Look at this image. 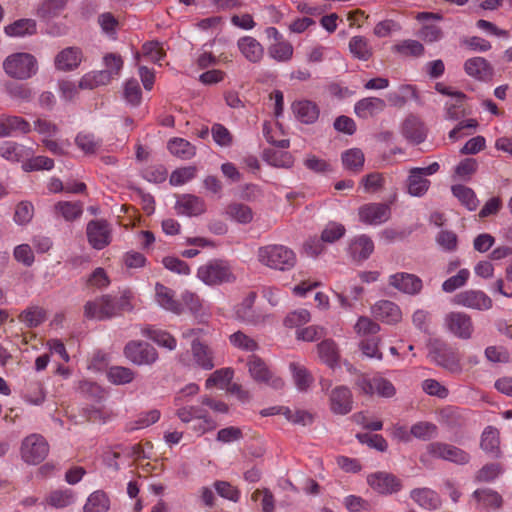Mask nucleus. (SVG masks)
Wrapping results in <instances>:
<instances>
[{
  "label": "nucleus",
  "mask_w": 512,
  "mask_h": 512,
  "mask_svg": "<svg viewBox=\"0 0 512 512\" xmlns=\"http://www.w3.org/2000/svg\"><path fill=\"white\" fill-rule=\"evenodd\" d=\"M292 109L296 117L305 124L315 122L319 116V109L317 105L308 100L293 103Z\"/></svg>",
  "instance_id": "obj_34"
},
{
  "label": "nucleus",
  "mask_w": 512,
  "mask_h": 512,
  "mask_svg": "<svg viewBox=\"0 0 512 512\" xmlns=\"http://www.w3.org/2000/svg\"><path fill=\"white\" fill-rule=\"evenodd\" d=\"M86 235L92 248L102 250L112 240V229L106 220H91L87 223Z\"/></svg>",
  "instance_id": "obj_12"
},
{
  "label": "nucleus",
  "mask_w": 512,
  "mask_h": 512,
  "mask_svg": "<svg viewBox=\"0 0 512 512\" xmlns=\"http://www.w3.org/2000/svg\"><path fill=\"white\" fill-rule=\"evenodd\" d=\"M473 497L481 504L492 509H499L502 505V497L491 489H478L474 491Z\"/></svg>",
  "instance_id": "obj_52"
},
{
  "label": "nucleus",
  "mask_w": 512,
  "mask_h": 512,
  "mask_svg": "<svg viewBox=\"0 0 512 512\" xmlns=\"http://www.w3.org/2000/svg\"><path fill=\"white\" fill-rule=\"evenodd\" d=\"M4 90L12 99L18 101H30L33 96L32 90L22 83L8 81L4 85Z\"/></svg>",
  "instance_id": "obj_53"
},
{
  "label": "nucleus",
  "mask_w": 512,
  "mask_h": 512,
  "mask_svg": "<svg viewBox=\"0 0 512 512\" xmlns=\"http://www.w3.org/2000/svg\"><path fill=\"white\" fill-rule=\"evenodd\" d=\"M440 169L438 162H433L427 167H413L409 170L406 180V188L409 195L413 197L424 196L430 188L431 182L426 176L437 173Z\"/></svg>",
  "instance_id": "obj_5"
},
{
  "label": "nucleus",
  "mask_w": 512,
  "mask_h": 512,
  "mask_svg": "<svg viewBox=\"0 0 512 512\" xmlns=\"http://www.w3.org/2000/svg\"><path fill=\"white\" fill-rule=\"evenodd\" d=\"M380 341L381 339L378 336L366 337L361 340L359 346L365 356L381 360L383 354L379 350Z\"/></svg>",
  "instance_id": "obj_63"
},
{
  "label": "nucleus",
  "mask_w": 512,
  "mask_h": 512,
  "mask_svg": "<svg viewBox=\"0 0 512 512\" xmlns=\"http://www.w3.org/2000/svg\"><path fill=\"white\" fill-rule=\"evenodd\" d=\"M49 445L40 434H31L24 438L21 445V457L28 464H39L48 455Z\"/></svg>",
  "instance_id": "obj_7"
},
{
  "label": "nucleus",
  "mask_w": 512,
  "mask_h": 512,
  "mask_svg": "<svg viewBox=\"0 0 512 512\" xmlns=\"http://www.w3.org/2000/svg\"><path fill=\"white\" fill-rule=\"evenodd\" d=\"M395 51L404 56L419 57L424 54V46L417 40H404L395 45Z\"/></svg>",
  "instance_id": "obj_64"
},
{
  "label": "nucleus",
  "mask_w": 512,
  "mask_h": 512,
  "mask_svg": "<svg viewBox=\"0 0 512 512\" xmlns=\"http://www.w3.org/2000/svg\"><path fill=\"white\" fill-rule=\"evenodd\" d=\"M264 160L275 167L289 168L293 164V157L289 152L266 149L263 153Z\"/></svg>",
  "instance_id": "obj_44"
},
{
  "label": "nucleus",
  "mask_w": 512,
  "mask_h": 512,
  "mask_svg": "<svg viewBox=\"0 0 512 512\" xmlns=\"http://www.w3.org/2000/svg\"><path fill=\"white\" fill-rule=\"evenodd\" d=\"M108 380L115 385L131 383L135 378V372L123 366H112L107 371Z\"/></svg>",
  "instance_id": "obj_48"
},
{
  "label": "nucleus",
  "mask_w": 512,
  "mask_h": 512,
  "mask_svg": "<svg viewBox=\"0 0 512 512\" xmlns=\"http://www.w3.org/2000/svg\"><path fill=\"white\" fill-rule=\"evenodd\" d=\"M470 276L468 269H461L454 276L445 280L442 284V290L446 293H452L455 290L465 286Z\"/></svg>",
  "instance_id": "obj_61"
},
{
  "label": "nucleus",
  "mask_w": 512,
  "mask_h": 512,
  "mask_svg": "<svg viewBox=\"0 0 512 512\" xmlns=\"http://www.w3.org/2000/svg\"><path fill=\"white\" fill-rule=\"evenodd\" d=\"M0 156L9 161L18 162L25 156V148L16 142L5 141L0 144Z\"/></svg>",
  "instance_id": "obj_54"
},
{
  "label": "nucleus",
  "mask_w": 512,
  "mask_h": 512,
  "mask_svg": "<svg viewBox=\"0 0 512 512\" xmlns=\"http://www.w3.org/2000/svg\"><path fill=\"white\" fill-rule=\"evenodd\" d=\"M452 303L479 311L489 310L493 305L492 299L485 292L475 289H468L455 294Z\"/></svg>",
  "instance_id": "obj_10"
},
{
  "label": "nucleus",
  "mask_w": 512,
  "mask_h": 512,
  "mask_svg": "<svg viewBox=\"0 0 512 512\" xmlns=\"http://www.w3.org/2000/svg\"><path fill=\"white\" fill-rule=\"evenodd\" d=\"M411 433L414 438L428 441L437 436L438 427L432 422L420 421L411 426Z\"/></svg>",
  "instance_id": "obj_51"
},
{
  "label": "nucleus",
  "mask_w": 512,
  "mask_h": 512,
  "mask_svg": "<svg viewBox=\"0 0 512 512\" xmlns=\"http://www.w3.org/2000/svg\"><path fill=\"white\" fill-rule=\"evenodd\" d=\"M452 193L470 211L478 207L479 201L471 188L461 184L454 185L452 186Z\"/></svg>",
  "instance_id": "obj_45"
},
{
  "label": "nucleus",
  "mask_w": 512,
  "mask_h": 512,
  "mask_svg": "<svg viewBox=\"0 0 512 512\" xmlns=\"http://www.w3.org/2000/svg\"><path fill=\"white\" fill-rule=\"evenodd\" d=\"M355 387L360 393L369 396L377 393L381 397L390 398L396 393L394 385L383 377L369 378L366 375H359L355 380Z\"/></svg>",
  "instance_id": "obj_8"
},
{
  "label": "nucleus",
  "mask_w": 512,
  "mask_h": 512,
  "mask_svg": "<svg viewBox=\"0 0 512 512\" xmlns=\"http://www.w3.org/2000/svg\"><path fill=\"white\" fill-rule=\"evenodd\" d=\"M69 0H43L37 7L36 15L44 20L49 21L58 17L67 6Z\"/></svg>",
  "instance_id": "obj_35"
},
{
  "label": "nucleus",
  "mask_w": 512,
  "mask_h": 512,
  "mask_svg": "<svg viewBox=\"0 0 512 512\" xmlns=\"http://www.w3.org/2000/svg\"><path fill=\"white\" fill-rule=\"evenodd\" d=\"M404 137L414 144H420L426 139L427 131L424 124L416 117H408L402 127Z\"/></svg>",
  "instance_id": "obj_29"
},
{
  "label": "nucleus",
  "mask_w": 512,
  "mask_h": 512,
  "mask_svg": "<svg viewBox=\"0 0 512 512\" xmlns=\"http://www.w3.org/2000/svg\"><path fill=\"white\" fill-rule=\"evenodd\" d=\"M359 219L368 225H379L390 218V208L384 203H369L359 208Z\"/></svg>",
  "instance_id": "obj_18"
},
{
  "label": "nucleus",
  "mask_w": 512,
  "mask_h": 512,
  "mask_svg": "<svg viewBox=\"0 0 512 512\" xmlns=\"http://www.w3.org/2000/svg\"><path fill=\"white\" fill-rule=\"evenodd\" d=\"M428 454L437 459H442L446 461H450L456 464H466L470 460V455L451 444L443 443V442H432L427 445Z\"/></svg>",
  "instance_id": "obj_11"
},
{
  "label": "nucleus",
  "mask_w": 512,
  "mask_h": 512,
  "mask_svg": "<svg viewBox=\"0 0 512 512\" xmlns=\"http://www.w3.org/2000/svg\"><path fill=\"white\" fill-rule=\"evenodd\" d=\"M367 482L369 486L380 494H392L401 489V481L393 474L388 472H376L368 475Z\"/></svg>",
  "instance_id": "obj_17"
},
{
  "label": "nucleus",
  "mask_w": 512,
  "mask_h": 512,
  "mask_svg": "<svg viewBox=\"0 0 512 512\" xmlns=\"http://www.w3.org/2000/svg\"><path fill=\"white\" fill-rule=\"evenodd\" d=\"M7 35L12 37H22L36 33V22L33 19H19L5 27Z\"/></svg>",
  "instance_id": "obj_40"
},
{
  "label": "nucleus",
  "mask_w": 512,
  "mask_h": 512,
  "mask_svg": "<svg viewBox=\"0 0 512 512\" xmlns=\"http://www.w3.org/2000/svg\"><path fill=\"white\" fill-rule=\"evenodd\" d=\"M268 53L277 61H288L292 58L293 46L288 41H278L269 46Z\"/></svg>",
  "instance_id": "obj_55"
},
{
  "label": "nucleus",
  "mask_w": 512,
  "mask_h": 512,
  "mask_svg": "<svg viewBox=\"0 0 512 512\" xmlns=\"http://www.w3.org/2000/svg\"><path fill=\"white\" fill-rule=\"evenodd\" d=\"M389 284L395 289L409 295H416L422 290V280L410 273L400 272L389 277Z\"/></svg>",
  "instance_id": "obj_21"
},
{
  "label": "nucleus",
  "mask_w": 512,
  "mask_h": 512,
  "mask_svg": "<svg viewBox=\"0 0 512 512\" xmlns=\"http://www.w3.org/2000/svg\"><path fill=\"white\" fill-rule=\"evenodd\" d=\"M5 73L17 80H28L36 75L38 62L34 55L26 52H18L9 55L3 61Z\"/></svg>",
  "instance_id": "obj_3"
},
{
  "label": "nucleus",
  "mask_w": 512,
  "mask_h": 512,
  "mask_svg": "<svg viewBox=\"0 0 512 512\" xmlns=\"http://www.w3.org/2000/svg\"><path fill=\"white\" fill-rule=\"evenodd\" d=\"M55 217L72 222L81 217L83 204L80 201H59L53 207Z\"/></svg>",
  "instance_id": "obj_30"
},
{
  "label": "nucleus",
  "mask_w": 512,
  "mask_h": 512,
  "mask_svg": "<svg viewBox=\"0 0 512 512\" xmlns=\"http://www.w3.org/2000/svg\"><path fill=\"white\" fill-rule=\"evenodd\" d=\"M110 508L108 496L103 491L93 492L83 507V512H107Z\"/></svg>",
  "instance_id": "obj_42"
},
{
  "label": "nucleus",
  "mask_w": 512,
  "mask_h": 512,
  "mask_svg": "<svg viewBox=\"0 0 512 512\" xmlns=\"http://www.w3.org/2000/svg\"><path fill=\"white\" fill-rule=\"evenodd\" d=\"M169 151L180 158L190 159L195 155V147L183 138H174L168 143Z\"/></svg>",
  "instance_id": "obj_49"
},
{
  "label": "nucleus",
  "mask_w": 512,
  "mask_h": 512,
  "mask_svg": "<svg viewBox=\"0 0 512 512\" xmlns=\"http://www.w3.org/2000/svg\"><path fill=\"white\" fill-rule=\"evenodd\" d=\"M191 350L197 366L205 370H211L214 367L213 352L207 345L195 340L192 342Z\"/></svg>",
  "instance_id": "obj_36"
},
{
  "label": "nucleus",
  "mask_w": 512,
  "mask_h": 512,
  "mask_svg": "<svg viewBox=\"0 0 512 512\" xmlns=\"http://www.w3.org/2000/svg\"><path fill=\"white\" fill-rule=\"evenodd\" d=\"M418 21L423 22L422 28L418 32V36L427 43L437 42L442 39L444 33L442 29L431 23V21H441L443 16L439 13L420 12L416 15Z\"/></svg>",
  "instance_id": "obj_15"
},
{
  "label": "nucleus",
  "mask_w": 512,
  "mask_h": 512,
  "mask_svg": "<svg viewBox=\"0 0 512 512\" xmlns=\"http://www.w3.org/2000/svg\"><path fill=\"white\" fill-rule=\"evenodd\" d=\"M464 68L468 75L478 79H486L492 74L491 66L487 60L482 57L468 59L465 62Z\"/></svg>",
  "instance_id": "obj_37"
},
{
  "label": "nucleus",
  "mask_w": 512,
  "mask_h": 512,
  "mask_svg": "<svg viewBox=\"0 0 512 512\" xmlns=\"http://www.w3.org/2000/svg\"><path fill=\"white\" fill-rule=\"evenodd\" d=\"M256 293L250 292L238 305L235 307L236 318L248 324H255L259 321V315L254 310V302Z\"/></svg>",
  "instance_id": "obj_27"
},
{
  "label": "nucleus",
  "mask_w": 512,
  "mask_h": 512,
  "mask_svg": "<svg viewBox=\"0 0 512 512\" xmlns=\"http://www.w3.org/2000/svg\"><path fill=\"white\" fill-rule=\"evenodd\" d=\"M175 210L179 215L189 217L199 216L206 211L205 201L192 194H182L177 196Z\"/></svg>",
  "instance_id": "obj_20"
},
{
  "label": "nucleus",
  "mask_w": 512,
  "mask_h": 512,
  "mask_svg": "<svg viewBox=\"0 0 512 512\" xmlns=\"http://www.w3.org/2000/svg\"><path fill=\"white\" fill-rule=\"evenodd\" d=\"M247 365L250 376L254 381L265 384L275 390L283 389L285 385L283 379L275 375L260 357L251 355L248 358Z\"/></svg>",
  "instance_id": "obj_6"
},
{
  "label": "nucleus",
  "mask_w": 512,
  "mask_h": 512,
  "mask_svg": "<svg viewBox=\"0 0 512 512\" xmlns=\"http://www.w3.org/2000/svg\"><path fill=\"white\" fill-rule=\"evenodd\" d=\"M225 215L240 224H249L252 222L254 217L251 207L240 202H232L228 204L225 208Z\"/></svg>",
  "instance_id": "obj_33"
},
{
  "label": "nucleus",
  "mask_w": 512,
  "mask_h": 512,
  "mask_svg": "<svg viewBox=\"0 0 512 512\" xmlns=\"http://www.w3.org/2000/svg\"><path fill=\"white\" fill-rule=\"evenodd\" d=\"M349 50L354 57L360 60H368L372 56V49L363 36H354L349 41Z\"/></svg>",
  "instance_id": "obj_50"
},
{
  "label": "nucleus",
  "mask_w": 512,
  "mask_h": 512,
  "mask_svg": "<svg viewBox=\"0 0 512 512\" xmlns=\"http://www.w3.org/2000/svg\"><path fill=\"white\" fill-rule=\"evenodd\" d=\"M123 96L126 102L134 107L141 103L142 91L137 80L130 79L125 82Z\"/></svg>",
  "instance_id": "obj_60"
},
{
  "label": "nucleus",
  "mask_w": 512,
  "mask_h": 512,
  "mask_svg": "<svg viewBox=\"0 0 512 512\" xmlns=\"http://www.w3.org/2000/svg\"><path fill=\"white\" fill-rule=\"evenodd\" d=\"M175 414L183 423H190L194 419L202 420L203 424L196 428L200 433H205L215 427L207 411L199 406H182L176 410Z\"/></svg>",
  "instance_id": "obj_19"
},
{
  "label": "nucleus",
  "mask_w": 512,
  "mask_h": 512,
  "mask_svg": "<svg viewBox=\"0 0 512 512\" xmlns=\"http://www.w3.org/2000/svg\"><path fill=\"white\" fill-rule=\"evenodd\" d=\"M30 131L31 125L24 118L14 115L0 116V137H8L15 132L27 134Z\"/></svg>",
  "instance_id": "obj_25"
},
{
  "label": "nucleus",
  "mask_w": 512,
  "mask_h": 512,
  "mask_svg": "<svg viewBox=\"0 0 512 512\" xmlns=\"http://www.w3.org/2000/svg\"><path fill=\"white\" fill-rule=\"evenodd\" d=\"M238 48L250 62L257 63L263 57L262 45L253 37L245 36L238 40Z\"/></svg>",
  "instance_id": "obj_32"
},
{
  "label": "nucleus",
  "mask_w": 512,
  "mask_h": 512,
  "mask_svg": "<svg viewBox=\"0 0 512 512\" xmlns=\"http://www.w3.org/2000/svg\"><path fill=\"white\" fill-rule=\"evenodd\" d=\"M426 346L428 356L438 366H441L452 374H460L462 372L460 357L457 352L444 341L437 338H430Z\"/></svg>",
  "instance_id": "obj_2"
},
{
  "label": "nucleus",
  "mask_w": 512,
  "mask_h": 512,
  "mask_svg": "<svg viewBox=\"0 0 512 512\" xmlns=\"http://www.w3.org/2000/svg\"><path fill=\"white\" fill-rule=\"evenodd\" d=\"M372 313L377 319L388 324L397 323L402 318L400 308L389 300L378 301L372 307Z\"/></svg>",
  "instance_id": "obj_24"
},
{
  "label": "nucleus",
  "mask_w": 512,
  "mask_h": 512,
  "mask_svg": "<svg viewBox=\"0 0 512 512\" xmlns=\"http://www.w3.org/2000/svg\"><path fill=\"white\" fill-rule=\"evenodd\" d=\"M386 107L383 99L377 97H367L356 102L355 114L362 119H368L381 113Z\"/></svg>",
  "instance_id": "obj_26"
},
{
  "label": "nucleus",
  "mask_w": 512,
  "mask_h": 512,
  "mask_svg": "<svg viewBox=\"0 0 512 512\" xmlns=\"http://www.w3.org/2000/svg\"><path fill=\"white\" fill-rule=\"evenodd\" d=\"M329 407L332 413L346 415L353 409V395L346 386H336L329 394Z\"/></svg>",
  "instance_id": "obj_16"
},
{
  "label": "nucleus",
  "mask_w": 512,
  "mask_h": 512,
  "mask_svg": "<svg viewBox=\"0 0 512 512\" xmlns=\"http://www.w3.org/2000/svg\"><path fill=\"white\" fill-rule=\"evenodd\" d=\"M181 303L183 307L186 306L196 317L205 315L202 300L196 293L191 291L183 292L181 294Z\"/></svg>",
  "instance_id": "obj_57"
},
{
  "label": "nucleus",
  "mask_w": 512,
  "mask_h": 512,
  "mask_svg": "<svg viewBox=\"0 0 512 512\" xmlns=\"http://www.w3.org/2000/svg\"><path fill=\"white\" fill-rule=\"evenodd\" d=\"M412 499L425 509H436L440 499L436 492L428 488H418L411 492Z\"/></svg>",
  "instance_id": "obj_38"
},
{
  "label": "nucleus",
  "mask_w": 512,
  "mask_h": 512,
  "mask_svg": "<svg viewBox=\"0 0 512 512\" xmlns=\"http://www.w3.org/2000/svg\"><path fill=\"white\" fill-rule=\"evenodd\" d=\"M354 329L358 335L366 338L376 336L380 331V326L370 318L361 316L357 320Z\"/></svg>",
  "instance_id": "obj_62"
},
{
  "label": "nucleus",
  "mask_w": 512,
  "mask_h": 512,
  "mask_svg": "<svg viewBox=\"0 0 512 512\" xmlns=\"http://www.w3.org/2000/svg\"><path fill=\"white\" fill-rule=\"evenodd\" d=\"M75 144L85 154H94L101 146V142L93 134L79 133L75 138Z\"/></svg>",
  "instance_id": "obj_58"
},
{
  "label": "nucleus",
  "mask_w": 512,
  "mask_h": 512,
  "mask_svg": "<svg viewBox=\"0 0 512 512\" xmlns=\"http://www.w3.org/2000/svg\"><path fill=\"white\" fill-rule=\"evenodd\" d=\"M364 161V154L358 148L349 149L342 154L344 167L355 173H358L363 169Z\"/></svg>",
  "instance_id": "obj_47"
},
{
  "label": "nucleus",
  "mask_w": 512,
  "mask_h": 512,
  "mask_svg": "<svg viewBox=\"0 0 512 512\" xmlns=\"http://www.w3.org/2000/svg\"><path fill=\"white\" fill-rule=\"evenodd\" d=\"M155 299L163 309L176 315L183 313V305L175 299L174 291L161 283L155 285Z\"/></svg>",
  "instance_id": "obj_22"
},
{
  "label": "nucleus",
  "mask_w": 512,
  "mask_h": 512,
  "mask_svg": "<svg viewBox=\"0 0 512 512\" xmlns=\"http://www.w3.org/2000/svg\"><path fill=\"white\" fill-rule=\"evenodd\" d=\"M114 77L106 70L91 72L82 77L79 82L80 89H94L98 86L107 85Z\"/></svg>",
  "instance_id": "obj_39"
},
{
  "label": "nucleus",
  "mask_w": 512,
  "mask_h": 512,
  "mask_svg": "<svg viewBox=\"0 0 512 512\" xmlns=\"http://www.w3.org/2000/svg\"><path fill=\"white\" fill-rule=\"evenodd\" d=\"M293 380L297 388L301 391L307 390L313 382L312 375L308 370L297 362L290 363Z\"/></svg>",
  "instance_id": "obj_46"
},
{
  "label": "nucleus",
  "mask_w": 512,
  "mask_h": 512,
  "mask_svg": "<svg viewBox=\"0 0 512 512\" xmlns=\"http://www.w3.org/2000/svg\"><path fill=\"white\" fill-rule=\"evenodd\" d=\"M319 357L329 366L333 367L338 362V351L332 340H324L317 346Z\"/></svg>",
  "instance_id": "obj_56"
},
{
  "label": "nucleus",
  "mask_w": 512,
  "mask_h": 512,
  "mask_svg": "<svg viewBox=\"0 0 512 512\" xmlns=\"http://www.w3.org/2000/svg\"><path fill=\"white\" fill-rule=\"evenodd\" d=\"M374 251V243L367 235L353 238L348 245V254L353 261L362 262L370 257Z\"/></svg>",
  "instance_id": "obj_23"
},
{
  "label": "nucleus",
  "mask_w": 512,
  "mask_h": 512,
  "mask_svg": "<svg viewBox=\"0 0 512 512\" xmlns=\"http://www.w3.org/2000/svg\"><path fill=\"white\" fill-rule=\"evenodd\" d=\"M48 505L55 508H64L74 501V492L71 489H57L51 491L45 498Z\"/></svg>",
  "instance_id": "obj_43"
},
{
  "label": "nucleus",
  "mask_w": 512,
  "mask_h": 512,
  "mask_svg": "<svg viewBox=\"0 0 512 512\" xmlns=\"http://www.w3.org/2000/svg\"><path fill=\"white\" fill-rule=\"evenodd\" d=\"M18 319L24 323L27 328H34L43 323L46 319V312L43 308L38 306H31L22 311Z\"/></svg>",
  "instance_id": "obj_41"
},
{
  "label": "nucleus",
  "mask_w": 512,
  "mask_h": 512,
  "mask_svg": "<svg viewBox=\"0 0 512 512\" xmlns=\"http://www.w3.org/2000/svg\"><path fill=\"white\" fill-rule=\"evenodd\" d=\"M116 315L115 299L110 295H103L84 305V316L88 319L104 320Z\"/></svg>",
  "instance_id": "obj_13"
},
{
  "label": "nucleus",
  "mask_w": 512,
  "mask_h": 512,
  "mask_svg": "<svg viewBox=\"0 0 512 512\" xmlns=\"http://www.w3.org/2000/svg\"><path fill=\"white\" fill-rule=\"evenodd\" d=\"M197 277L210 286L231 283L235 280L230 265L222 260H211L201 265L197 270Z\"/></svg>",
  "instance_id": "obj_4"
},
{
  "label": "nucleus",
  "mask_w": 512,
  "mask_h": 512,
  "mask_svg": "<svg viewBox=\"0 0 512 512\" xmlns=\"http://www.w3.org/2000/svg\"><path fill=\"white\" fill-rule=\"evenodd\" d=\"M447 329L460 339H470L474 331L473 321L465 312L452 311L444 318Z\"/></svg>",
  "instance_id": "obj_14"
},
{
  "label": "nucleus",
  "mask_w": 512,
  "mask_h": 512,
  "mask_svg": "<svg viewBox=\"0 0 512 512\" xmlns=\"http://www.w3.org/2000/svg\"><path fill=\"white\" fill-rule=\"evenodd\" d=\"M258 261L272 269L286 271L296 264V255L290 248L284 245L271 244L258 249Z\"/></svg>",
  "instance_id": "obj_1"
},
{
  "label": "nucleus",
  "mask_w": 512,
  "mask_h": 512,
  "mask_svg": "<svg viewBox=\"0 0 512 512\" xmlns=\"http://www.w3.org/2000/svg\"><path fill=\"white\" fill-rule=\"evenodd\" d=\"M231 344L243 351L254 352L259 348L257 341L241 331H237L229 337Z\"/></svg>",
  "instance_id": "obj_59"
},
{
  "label": "nucleus",
  "mask_w": 512,
  "mask_h": 512,
  "mask_svg": "<svg viewBox=\"0 0 512 512\" xmlns=\"http://www.w3.org/2000/svg\"><path fill=\"white\" fill-rule=\"evenodd\" d=\"M82 60L81 50L75 47H68L59 52L55 58V66L62 71H69L77 68Z\"/></svg>",
  "instance_id": "obj_28"
},
{
  "label": "nucleus",
  "mask_w": 512,
  "mask_h": 512,
  "mask_svg": "<svg viewBox=\"0 0 512 512\" xmlns=\"http://www.w3.org/2000/svg\"><path fill=\"white\" fill-rule=\"evenodd\" d=\"M480 447L495 458L500 456L499 431L495 427L487 426L484 429L481 435Z\"/></svg>",
  "instance_id": "obj_31"
},
{
  "label": "nucleus",
  "mask_w": 512,
  "mask_h": 512,
  "mask_svg": "<svg viewBox=\"0 0 512 512\" xmlns=\"http://www.w3.org/2000/svg\"><path fill=\"white\" fill-rule=\"evenodd\" d=\"M124 355L136 365H152L158 359L156 349L147 342L130 341L124 348Z\"/></svg>",
  "instance_id": "obj_9"
}]
</instances>
